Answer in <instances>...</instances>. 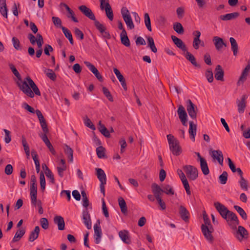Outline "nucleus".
<instances>
[{
  "label": "nucleus",
  "instance_id": "14",
  "mask_svg": "<svg viewBox=\"0 0 250 250\" xmlns=\"http://www.w3.org/2000/svg\"><path fill=\"white\" fill-rule=\"evenodd\" d=\"M24 81H26L27 85L30 87V90H32L34 94H35L36 95L41 96V92L39 88L29 76L26 77L25 78Z\"/></svg>",
  "mask_w": 250,
  "mask_h": 250
},
{
  "label": "nucleus",
  "instance_id": "19",
  "mask_svg": "<svg viewBox=\"0 0 250 250\" xmlns=\"http://www.w3.org/2000/svg\"><path fill=\"white\" fill-rule=\"evenodd\" d=\"M179 213L181 218L185 222H188L189 219V212L187 209L183 206H180L179 207Z\"/></svg>",
  "mask_w": 250,
  "mask_h": 250
},
{
  "label": "nucleus",
  "instance_id": "46",
  "mask_svg": "<svg viewBox=\"0 0 250 250\" xmlns=\"http://www.w3.org/2000/svg\"><path fill=\"white\" fill-rule=\"evenodd\" d=\"M40 182L41 186V189L42 192H44L45 188L46 182L45 178L43 172H41L40 174Z\"/></svg>",
  "mask_w": 250,
  "mask_h": 250
},
{
  "label": "nucleus",
  "instance_id": "58",
  "mask_svg": "<svg viewBox=\"0 0 250 250\" xmlns=\"http://www.w3.org/2000/svg\"><path fill=\"white\" fill-rule=\"evenodd\" d=\"M36 114L38 116L41 125L46 123L45 119L40 110H36Z\"/></svg>",
  "mask_w": 250,
  "mask_h": 250
},
{
  "label": "nucleus",
  "instance_id": "38",
  "mask_svg": "<svg viewBox=\"0 0 250 250\" xmlns=\"http://www.w3.org/2000/svg\"><path fill=\"white\" fill-rule=\"evenodd\" d=\"M62 30L65 36V37L69 40L70 43L71 45L74 44V41L73 39L72 35L70 30L65 27H62Z\"/></svg>",
  "mask_w": 250,
  "mask_h": 250
},
{
  "label": "nucleus",
  "instance_id": "4",
  "mask_svg": "<svg viewBox=\"0 0 250 250\" xmlns=\"http://www.w3.org/2000/svg\"><path fill=\"white\" fill-rule=\"evenodd\" d=\"M183 169L189 180L194 181L198 178V171L196 167L191 165H186L184 166Z\"/></svg>",
  "mask_w": 250,
  "mask_h": 250
},
{
  "label": "nucleus",
  "instance_id": "8",
  "mask_svg": "<svg viewBox=\"0 0 250 250\" xmlns=\"http://www.w3.org/2000/svg\"><path fill=\"white\" fill-rule=\"evenodd\" d=\"M214 206L217 210V211L221 215L222 217L225 220L228 219V215L229 210L223 204L218 202L214 203Z\"/></svg>",
  "mask_w": 250,
  "mask_h": 250
},
{
  "label": "nucleus",
  "instance_id": "2",
  "mask_svg": "<svg viewBox=\"0 0 250 250\" xmlns=\"http://www.w3.org/2000/svg\"><path fill=\"white\" fill-rule=\"evenodd\" d=\"M203 219L204 224L201 225L202 232L206 240L209 243H212L214 240L212 235V233L213 231V228L209 218L205 212L203 214Z\"/></svg>",
  "mask_w": 250,
  "mask_h": 250
},
{
  "label": "nucleus",
  "instance_id": "1",
  "mask_svg": "<svg viewBox=\"0 0 250 250\" xmlns=\"http://www.w3.org/2000/svg\"><path fill=\"white\" fill-rule=\"evenodd\" d=\"M10 69L11 70L13 73L17 77V81H15L18 87L23 93L26 94L27 96L30 98L34 97V94L32 90H30V87L27 85V83L26 81H22L21 77L16 68L15 66L12 63H9L8 64Z\"/></svg>",
  "mask_w": 250,
  "mask_h": 250
},
{
  "label": "nucleus",
  "instance_id": "5",
  "mask_svg": "<svg viewBox=\"0 0 250 250\" xmlns=\"http://www.w3.org/2000/svg\"><path fill=\"white\" fill-rule=\"evenodd\" d=\"M121 14L127 27L131 30L134 29V24L133 22L129 11L127 8L126 7H123L121 9Z\"/></svg>",
  "mask_w": 250,
  "mask_h": 250
},
{
  "label": "nucleus",
  "instance_id": "55",
  "mask_svg": "<svg viewBox=\"0 0 250 250\" xmlns=\"http://www.w3.org/2000/svg\"><path fill=\"white\" fill-rule=\"evenodd\" d=\"M228 218H229L228 219H229V221H235L236 222L237 224H239L238 218L236 214L234 212L229 211L228 215Z\"/></svg>",
  "mask_w": 250,
  "mask_h": 250
},
{
  "label": "nucleus",
  "instance_id": "16",
  "mask_svg": "<svg viewBox=\"0 0 250 250\" xmlns=\"http://www.w3.org/2000/svg\"><path fill=\"white\" fill-rule=\"evenodd\" d=\"M30 195L32 204L36 206L37 198V184H30Z\"/></svg>",
  "mask_w": 250,
  "mask_h": 250
},
{
  "label": "nucleus",
  "instance_id": "54",
  "mask_svg": "<svg viewBox=\"0 0 250 250\" xmlns=\"http://www.w3.org/2000/svg\"><path fill=\"white\" fill-rule=\"evenodd\" d=\"M104 10H105L106 16L108 19L110 21H112L114 19V14L111 7H107Z\"/></svg>",
  "mask_w": 250,
  "mask_h": 250
},
{
  "label": "nucleus",
  "instance_id": "49",
  "mask_svg": "<svg viewBox=\"0 0 250 250\" xmlns=\"http://www.w3.org/2000/svg\"><path fill=\"white\" fill-rule=\"evenodd\" d=\"M228 174L227 171H224L219 176V180L221 184L225 185L227 183L228 180Z\"/></svg>",
  "mask_w": 250,
  "mask_h": 250
},
{
  "label": "nucleus",
  "instance_id": "59",
  "mask_svg": "<svg viewBox=\"0 0 250 250\" xmlns=\"http://www.w3.org/2000/svg\"><path fill=\"white\" fill-rule=\"evenodd\" d=\"M36 114L38 116L41 125L46 123L45 119L40 110H36Z\"/></svg>",
  "mask_w": 250,
  "mask_h": 250
},
{
  "label": "nucleus",
  "instance_id": "7",
  "mask_svg": "<svg viewBox=\"0 0 250 250\" xmlns=\"http://www.w3.org/2000/svg\"><path fill=\"white\" fill-rule=\"evenodd\" d=\"M187 110L189 116L192 119H196L198 111L197 106L189 99L187 100Z\"/></svg>",
  "mask_w": 250,
  "mask_h": 250
},
{
  "label": "nucleus",
  "instance_id": "43",
  "mask_svg": "<svg viewBox=\"0 0 250 250\" xmlns=\"http://www.w3.org/2000/svg\"><path fill=\"white\" fill-rule=\"evenodd\" d=\"M173 29L179 34H183L184 32V28L180 22H175L173 24Z\"/></svg>",
  "mask_w": 250,
  "mask_h": 250
},
{
  "label": "nucleus",
  "instance_id": "29",
  "mask_svg": "<svg viewBox=\"0 0 250 250\" xmlns=\"http://www.w3.org/2000/svg\"><path fill=\"white\" fill-rule=\"evenodd\" d=\"M186 52L185 57L187 60L189 61L194 66L200 68L201 65L196 62V59L194 56L192 54L188 52V50L186 51Z\"/></svg>",
  "mask_w": 250,
  "mask_h": 250
},
{
  "label": "nucleus",
  "instance_id": "34",
  "mask_svg": "<svg viewBox=\"0 0 250 250\" xmlns=\"http://www.w3.org/2000/svg\"><path fill=\"white\" fill-rule=\"evenodd\" d=\"M120 39L121 43L126 47H129L130 45V41L127 37V33H121Z\"/></svg>",
  "mask_w": 250,
  "mask_h": 250
},
{
  "label": "nucleus",
  "instance_id": "27",
  "mask_svg": "<svg viewBox=\"0 0 250 250\" xmlns=\"http://www.w3.org/2000/svg\"><path fill=\"white\" fill-rule=\"evenodd\" d=\"M239 16L238 12H233L231 13H229L225 15H221L219 18L224 21L231 20L238 18Z\"/></svg>",
  "mask_w": 250,
  "mask_h": 250
},
{
  "label": "nucleus",
  "instance_id": "62",
  "mask_svg": "<svg viewBox=\"0 0 250 250\" xmlns=\"http://www.w3.org/2000/svg\"><path fill=\"white\" fill-rule=\"evenodd\" d=\"M37 44L39 49H42V46L43 44V39L40 34H37Z\"/></svg>",
  "mask_w": 250,
  "mask_h": 250
},
{
  "label": "nucleus",
  "instance_id": "23",
  "mask_svg": "<svg viewBox=\"0 0 250 250\" xmlns=\"http://www.w3.org/2000/svg\"><path fill=\"white\" fill-rule=\"evenodd\" d=\"M54 222L58 225V229L62 230L65 228V223L64 219L61 216H56L54 218Z\"/></svg>",
  "mask_w": 250,
  "mask_h": 250
},
{
  "label": "nucleus",
  "instance_id": "63",
  "mask_svg": "<svg viewBox=\"0 0 250 250\" xmlns=\"http://www.w3.org/2000/svg\"><path fill=\"white\" fill-rule=\"evenodd\" d=\"M100 2V8L101 10H104L107 7H110V5L109 2V0H99Z\"/></svg>",
  "mask_w": 250,
  "mask_h": 250
},
{
  "label": "nucleus",
  "instance_id": "61",
  "mask_svg": "<svg viewBox=\"0 0 250 250\" xmlns=\"http://www.w3.org/2000/svg\"><path fill=\"white\" fill-rule=\"evenodd\" d=\"M36 114L38 116L41 125L46 123L45 119L40 110H36Z\"/></svg>",
  "mask_w": 250,
  "mask_h": 250
},
{
  "label": "nucleus",
  "instance_id": "42",
  "mask_svg": "<svg viewBox=\"0 0 250 250\" xmlns=\"http://www.w3.org/2000/svg\"><path fill=\"white\" fill-rule=\"evenodd\" d=\"M147 40L148 45L150 47L151 50L154 53H156L157 52V49L155 46L153 38L148 37L147 38Z\"/></svg>",
  "mask_w": 250,
  "mask_h": 250
},
{
  "label": "nucleus",
  "instance_id": "18",
  "mask_svg": "<svg viewBox=\"0 0 250 250\" xmlns=\"http://www.w3.org/2000/svg\"><path fill=\"white\" fill-rule=\"evenodd\" d=\"M250 70V63L249 62L245 69L243 70L242 73L238 80L237 84L240 85L243 84L247 80V77L249 75Z\"/></svg>",
  "mask_w": 250,
  "mask_h": 250
},
{
  "label": "nucleus",
  "instance_id": "36",
  "mask_svg": "<svg viewBox=\"0 0 250 250\" xmlns=\"http://www.w3.org/2000/svg\"><path fill=\"white\" fill-rule=\"evenodd\" d=\"M229 42L231 44V49L233 51V55L236 56L237 55L238 51V44L235 39L233 37H230L229 38Z\"/></svg>",
  "mask_w": 250,
  "mask_h": 250
},
{
  "label": "nucleus",
  "instance_id": "41",
  "mask_svg": "<svg viewBox=\"0 0 250 250\" xmlns=\"http://www.w3.org/2000/svg\"><path fill=\"white\" fill-rule=\"evenodd\" d=\"M201 169L203 172V173L205 175H207L209 174V170L207 163L206 160H202V162L200 163Z\"/></svg>",
  "mask_w": 250,
  "mask_h": 250
},
{
  "label": "nucleus",
  "instance_id": "40",
  "mask_svg": "<svg viewBox=\"0 0 250 250\" xmlns=\"http://www.w3.org/2000/svg\"><path fill=\"white\" fill-rule=\"evenodd\" d=\"M119 205L121 208V212L123 213H126L127 210V208L125 200L122 197L118 198Z\"/></svg>",
  "mask_w": 250,
  "mask_h": 250
},
{
  "label": "nucleus",
  "instance_id": "21",
  "mask_svg": "<svg viewBox=\"0 0 250 250\" xmlns=\"http://www.w3.org/2000/svg\"><path fill=\"white\" fill-rule=\"evenodd\" d=\"M171 39L177 47L184 52L187 50L186 45L181 39L175 36H171Z\"/></svg>",
  "mask_w": 250,
  "mask_h": 250
},
{
  "label": "nucleus",
  "instance_id": "17",
  "mask_svg": "<svg viewBox=\"0 0 250 250\" xmlns=\"http://www.w3.org/2000/svg\"><path fill=\"white\" fill-rule=\"evenodd\" d=\"M83 223L87 229H91L92 224L90 214L88 211V208H85L83 211Z\"/></svg>",
  "mask_w": 250,
  "mask_h": 250
},
{
  "label": "nucleus",
  "instance_id": "15",
  "mask_svg": "<svg viewBox=\"0 0 250 250\" xmlns=\"http://www.w3.org/2000/svg\"><path fill=\"white\" fill-rule=\"evenodd\" d=\"M247 96L246 95H243L240 100L239 99L236 100V104L238 106V111L240 114H242L244 112L245 108L246 107V99Z\"/></svg>",
  "mask_w": 250,
  "mask_h": 250
},
{
  "label": "nucleus",
  "instance_id": "31",
  "mask_svg": "<svg viewBox=\"0 0 250 250\" xmlns=\"http://www.w3.org/2000/svg\"><path fill=\"white\" fill-rule=\"evenodd\" d=\"M197 126L196 125H193V122H189V134L190 138L194 142L195 141V136L196 134Z\"/></svg>",
  "mask_w": 250,
  "mask_h": 250
},
{
  "label": "nucleus",
  "instance_id": "45",
  "mask_svg": "<svg viewBox=\"0 0 250 250\" xmlns=\"http://www.w3.org/2000/svg\"><path fill=\"white\" fill-rule=\"evenodd\" d=\"M144 21L147 30L151 32L152 31V28L151 26V21L149 14L147 13H146L144 14Z\"/></svg>",
  "mask_w": 250,
  "mask_h": 250
},
{
  "label": "nucleus",
  "instance_id": "3",
  "mask_svg": "<svg viewBox=\"0 0 250 250\" xmlns=\"http://www.w3.org/2000/svg\"><path fill=\"white\" fill-rule=\"evenodd\" d=\"M167 141L170 150L175 156H179L182 153V148L179 145V141L171 134L167 135Z\"/></svg>",
  "mask_w": 250,
  "mask_h": 250
},
{
  "label": "nucleus",
  "instance_id": "9",
  "mask_svg": "<svg viewBox=\"0 0 250 250\" xmlns=\"http://www.w3.org/2000/svg\"><path fill=\"white\" fill-rule=\"evenodd\" d=\"M233 234L239 241H241L243 238H248L249 233L244 227L239 226L238 227V229L233 232Z\"/></svg>",
  "mask_w": 250,
  "mask_h": 250
},
{
  "label": "nucleus",
  "instance_id": "30",
  "mask_svg": "<svg viewBox=\"0 0 250 250\" xmlns=\"http://www.w3.org/2000/svg\"><path fill=\"white\" fill-rule=\"evenodd\" d=\"M119 235L121 240L125 244H129L131 243L127 230H121L119 232Z\"/></svg>",
  "mask_w": 250,
  "mask_h": 250
},
{
  "label": "nucleus",
  "instance_id": "24",
  "mask_svg": "<svg viewBox=\"0 0 250 250\" xmlns=\"http://www.w3.org/2000/svg\"><path fill=\"white\" fill-rule=\"evenodd\" d=\"M113 71L118 80L121 83L123 88L126 90L127 89V86L124 76L121 74L120 71L116 68H114Z\"/></svg>",
  "mask_w": 250,
  "mask_h": 250
},
{
  "label": "nucleus",
  "instance_id": "57",
  "mask_svg": "<svg viewBox=\"0 0 250 250\" xmlns=\"http://www.w3.org/2000/svg\"><path fill=\"white\" fill-rule=\"evenodd\" d=\"M102 91L105 96L108 99L110 102L113 101V97L109 91V90L105 87H103Z\"/></svg>",
  "mask_w": 250,
  "mask_h": 250
},
{
  "label": "nucleus",
  "instance_id": "47",
  "mask_svg": "<svg viewBox=\"0 0 250 250\" xmlns=\"http://www.w3.org/2000/svg\"><path fill=\"white\" fill-rule=\"evenodd\" d=\"M239 183L242 189L245 191L248 190V182L243 177H241Z\"/></svg>",
  "mask_w": 250,
  "mask_h": 250
},
{
  "label": "nucleus",
  "instance_id": "48",
  "mask_svg": "<svg viewBox=\"0 0 250 250\" xmlns=\"http://www.w3.org/2000/svg\"><path fill=\"white\" fill-rule=\"evenodd\" d=\"M234 208L239 213L240 215L242 217V218L243 219L246 220L247 219V215L246 212L241 207L237 205H235L234 206Z\"/></svg>",
  "mask_w": 250,
  "mask_h": 250
},
{
  "label": "nucleus",
  "instance_id": "11",
  "mask_svg": "<svg viewBox=\"0 0 250 250\" xmlns=\"http://www.w3.org/2000/svg\"><path fill=\"white\" fill-rule=\"evenodd\" d=\"M212 42L215 49L218 51H221L223 46L225 47L227 46V42H225L222 38L218 36L213 37Z\"/></svg>",
  "mask_w": 250,
  "mask_h": 250
},
{
  "label": "nucleus",
  "instance_id": "44",
  "mask_svg": "<svg viewBox=\"0 0 250 250\" xmlns=\"http://www.w3.org/2000/svg\"><path fill=\"white\" fill-rule=\"evenodd\" d=\"M46 75L50 80L53 81H55L56 80L57 76L53 71L51 69H45L44 70Z\"/></svg>",
  "mask_w": 250,
  "mask_h": 250
},
{
  "label": "nucleus",
  "instance_id": "52",
  "mask_svg": "<svg viewBox=\"0 0 250 250\" xmlns=\"http://www.w3.org/2000/svg\"><path fill=\"white\" fill-rule=\"evenodd\" d=\"M181 180L183 184L184 187L186 191L187 194L188 195H191L190 187L186 177L184 179H182Z\"/></svg>",
  "mask_w": 250,
  "mask_h": 250
},
{
  "label": "nucleus",
  "instance_id": "64",
  "mask_svg": "<svg viewBox=\"0 0 250 250\" xmlns=\"http://www.w3.org/2000/svg\"><path fill=\"white\" fill-rule=\"evenodd\" d=\"M74 34L76 37L80 40H83L84 38V35L83 32L78 28L76 27L74 29Z\"/></svg>",
  "mask_w": 250,
  "mask_h": 250
},
{
  "label": "nucleus",
  "instance_id": "39",
  "mask_svg": "<svg viewBox=\"0 0 250 250\" xmlns=\"http://www.w3.org/2000/svg\"><path fill=\"white\" fill-rule=\"evenodd\" d=\"M25 230L24 229H19L15 233L12 242L15 243L19 241L24 235Z\"/></svg>",
  "mask_w": 250,
  "mask_h": 250
},
{
  "label": "nucleus",
  "instance_id": "53",
  "mask_svg": "<svg viewBox=\"0 0 250 250\" xmlns=\"http://www.w3.org/2000/svg\"><path fill=\"white\" fill-rule=\"evenodd\" d=\"M97 155L98 158H102L105 157V148L102 146H99L96 148Z\"/></svg>",
  "mask_w": 250,
  "mask_h": 250
},
{
  "label": "nucleus",
  "instance_id": "50",
  "mask_svg": "<svg viewBox=\"0 0 250 250\" xmlns=\"http://www.w3.org/2000/svg\"><path fill=\"white\" fill-rule=\"evenodd\" d=\"M81 194L83 198V205L85 208H87L89 206V200L86 193L85 191L83 190L81 191Z\"/></svg>",
  "mask_w": 250,
  "mask_h": 250
},
{
  "label": "nucleus",
  "instance_id": "56",
  "mask_svg": "<svg viewBox=\"0 0 250 250\" xmlns=\"http://www.w3.org/2000/svg\"><path fill=\"white\" fill-rule=\"evenodd\" d=\"M205 76L209 83H211L213 82V75L211 68H208L206 70Z\"/></svg>",
  "mask_w": 250,
  "mask_h": 250
},
{
  "label": "nucleus",
  "instance_id": "13",
  "mask_svg": "<svg viewBox=\"0 0 250 250\" xmlns=\"http://www.w3.org/2000/svg\"><path fill=\"white\" fill-rule=\"evenodd\" d=\"M97 223L94 226V238L96 244L100 243L101 240L102 232L100 225V221L98 220Z\"/></svg>",
  "mask_w": 250,
  "mask_h": 250
},
{
  "label": "nucleus",
  "instance_id": "33",
  "mask_svg": "<svg viewBox=\"0 0 250 250\" xmlns=\"http://www.w3.org/2000/svg\"><path fill=\"white\" fill-rule=\"evenodd\" d=\"M98 128L101 133L105 137L109 138L110 137L109 130L105 127L104 125L102 124L101 121L99 122Z\"/></svg>",
  "mask_w": 250,
  "mask_h": 250
},
{
  "label": "nucleus",
  "instance_id": "32",
  "mask_svg": "<svg viewBox=\"0 0 250 250\" xmlns=\"http://www.w3.org/2000/svg\"><path fill=\"white\" fill-rule=\"evenodd\" d=\"M8 9L6 0H0V13L5 18H7Z\"/></svg>",
  "mask_w": 250,
  "mask_h": 250
},
{
  "label": "nucleus",
  "instance_id": "26",
  "mask_svg": "<svg viewBox=\"0 0 250 250\" xmlns=\"http://www.w3.org/2000/svg\"><path fill=\"white\" fill-rule=\"evenodd\" d=\"M151 188L155 198L161 196L163 190L158 184L153 183L151 185Z\"/></svg>",
  "mask_w": 250,
  "mask_h": 250
},
{
  "label": "nucleus",
  "instance_id": "28",
  "mask_svg": "<svg viewBox=\"0 0 250 250\" xmlns=\"http://www.w3.org/2000/svg\"><path fill=\"white\" fill-rule=\"evenodd\" d=\"M96 170L97 171L96 175L97 178L99 180L100 183H106V177L104 171L100 168H96Z\"/></svg>",
  "mask_w": 250,
  "mask_h": 250
},
{
  "label": "nucleus",
  "instance_id": "10",
  "mask_svg": "<svg viewBox=\"0 0 250 250\" xmlns=\"http://www.w3.org/2000/svg\"><path fill=\"white\" fill-rule=\"evenodd\" d=\"M79 10L86 17L94 21L96 20L95 16L92 11L84 5L79 7Z\"/></svg>",
  "mask_w": 250,
  "mask_h": 250
},
{
  "label": "nucleus",
  "instance_id": "22",
  "mask_svg": "<svg viewBox=\"0 0 250 250\" xmlns=\"http://www.w3.org/2000/svg\"><path fill=\"white\" fill-rule=\"evenodd\" d=\"M224 72L220 65H217L215 69V78L218 81H224Z\"/></svg>",
  "mask_w": 250,
  "mask_h": 250
},
{
  "label": "nucleus",
  "instance_id": "37",
  "mask_svg": "<svg viewBox=\"0 0 250 250\" xmlns=\"http://www.w3.org/2000/svg\"><path fill=\"white\" fill-rule=\"evenodd\" d=\"M61 4L63 5V6L65 8L66 10L68 12L69 14L67 15V17L68 18H71L73 21L78 22V21L74 16V12L70 8V7L66 4L64 3H61Z\"/></svg>",
  "mask_w": 250,
  "mask_h": 250
},
{
  "label": "nucleus",
  "instance_id": "35",
  "mask_svg": "<svg viewBox=\"0 0 250 250\" xmlns=\"http://www.w3.org/2000/svg\"><path fill=\"white\" fill-rule=\"evenodd\" d=\"M64 148V153L67 155L69 159V162L72 163L73 161V150L67 145H65Z\"/></svg>",
  "mask_w": 250,
  "mask_h": 250
},
{
  "label": "nucleus",
  "instance_id": "6",
  "mask_svg": "<svg viewBox=\"0 0 250 250\" xmlns=\"http://www.w3.org/2000/svg\"><path fill=\"white\" fill-rule=\"evenodd\" d=\"M94 23L96 29L100 32L104 38L106 39H110L111 38L110 33L106 30L105 26L97 20L94 21Z\"/></svg>",
  "mask_w": 250,
  "mask_h": 250
},
{
  "label": "nucleus",
  "instance_id": "25",
  "mask_svg": "<svg viewBox=\"0 0 250 250\" xmlns=\"http://www.w3.org/2000/svg\"><path fill=\"white\" fill-rule=\"evenodd\" d=\"M40 228L39 226H36L34 230H32L29 234L28 241L32 242L37 239L39 235Z\"/></svg>",
  "mask_w": 250,
  "mask_h": 250
},
{
  "label": "nucleus",
  "instance_id": "12",
  "mask_svg": "<svg viewBox=\"0 0 250 250\" xmlns=\"http://www.w3.org/2000/svg\"><path fill=\"white\" fill-rule=\"evenodd\" d=\"M177 113L179 119L184 126H187L188 115L184 107L182 105H179L177 110Z\"/></svg>",
  "mask_w": 250,
  "mask_h": 250
},
{
  "label": "nucleus",
  "instance_id": "51",
  "mask_svg": "<svg viewBox=\"0 0 250 250\" xmlns=\"http://www.w3.org/2000/svg\"><path fill=\"white\" fill-rule=\"evenodd\" d=\"M163 190V192H165L167 195H173L174 194V190L172 187L169 185H166L164 186Z\"/></svg>",
  "mask_w": 250,
  "mask_h": 250
},
{
  "label": "nucleus",
  "instance_id": "20",
  "mask_svg": "<svg viewBox=\"0 0 250 250\" xmlns=\"http://www.w3.org/2000/svg\"><path fill=\"white\" fill-rule=\"evenodd\" d=\"M211 157L214 159L216 160L220 165L223 166L224 157L223 153L221 150H212Z\"/></svg>",
  "mask_w": 250,
  "mask_h": 250
},
{
  "label": "nucleus",
  "instance_id": "60",
  "mask_svg": "<svg viewBox=\"0 0 250 250\" xmlns=\"http://www.w3.org/2000/svg\"><path fill=\"white\" fill-rule=\"evenodd\" d=\"M36 114L38 116L41 125L46 123L45 119L40 110H36Z\"/></svg>",
  "mask_w": 250,
  "mask_h": 250
}]
</instances>
